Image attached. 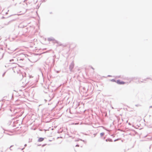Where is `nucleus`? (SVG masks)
Here are the masks:
<instances>
[{
  "label": "nucleus",
  "instance_id": "f3484780",
  "mask_svg": "<svg viewBox=\"0 0 152 152\" xmlns=\"http://www.w3.org/2000/svg\"><path fill=\"white\" fill-rule=\"evenodd\" d=\"M50 14H53L52 12H50Z\"/></svg>",
  "mask_w": 152,
  "mask_h": 152
},
{
  "label": "nucleus",
  "instance_id": "39448f33",
  "mask_svg": "<svg viewBox=\"0 0 152 152\" xmlns=\"http://www.w3.org/2000/svg\"><path fill=\"white\" fill-rule=\"evenodd\" d=\"M106 142L109 141V142H112L113 141V140H112L111 139L108 138V139H107L106 140Z\"/></svg>",
  "mask_w": 152,
  "mask_h": 152
},
{
  "label": "nucleus",
  "instance_id": "a211bd4d",
  "mask_svg": "<svg viewBox=\"0 0 152 152\" xmlns=\"http://www.w3.org/2000/svg\"><path fill=\"white\" fill-rule=\"evenodd\" d=\"M96 134H94V137H95L96 136Z\"/></svg>",
  "mask_w": 152,
  "mask_h": 152
},
{
  "label": "nucleus",
  "instance_id": "9b49d317",
  "mask_svg": "<svg viewBox=\"0 0 152 152\" xmlns=\"http://www.w3.org/2000/svg\"><path fill=\"white\" fill-rule=\"evenodd\" d=\"M120 140V139H115L114 140V142H115L118 140Z\"/></svg>",
  "mask_w": 152,
  "mask_h": 152
},
{
  "label": "nucleus",
  "instance_id": "412c9836",
  "mask_svg": "<svg viewBox=\"0 0 152 152\" xmlns=\"http://www.w3.org/2000/svg\"><path fill=\"white\" fill-rule=\"evenodd\" d=\"M25 146H27V145L26 144H25L24 145Z\"/></svg>",
  "mask_w": 152,
  "mask_h": 152
},
{
  "label": "nucleus",
  "instance_id": "f03ea898",
  "mask_svg": "<svg viewBox=\"0 0 152 152\" xmlns=\"http://www.w3.org/2000/svg\"><path fill=\"white\" fill-rule=\"evenodd\" d=\"M74 66V64L73 61H72L69 66V69L71 72H72Z\"/></svg>",
  "mask_w": 152,
  "mask_h": 152
},
{
  "label": "nucleus",
  "instance_id": "b1692460",
  "mask_svg": "<svg viewBox=\"0 0 152 152\" xmlns=\"http://www.w3.org/2000/svg\"><path fill=\"white\" fill-rule=\"evenodd\" d=\"M60 138H62V137H60Z\"/></svg>",
  "mask_w": 152,
  "mask_h": 152
},
{
  "label": "nucleus",
  "instance_id": "423d86ee",
  "mask_svg": "<svg viewBox=\"0 0 152 152\" xmlns=\"http://www.w3.org/2000/svg\"><path fill=\"white\" fill-rule=\"evenodd\" d=\"M110 80L111 81L113 82H116V81L114 79H112Z\"/></svg>",
  "mask_w": 152,
  "mask_h": 152
},
{
  "label": "nucleus",
  "instance_id": "0eeeda50",
  "mask_svg": "<svg viewBox=\"0 0 152 152\" xmlns=\"http://www.w3.org/2000/svg\"><path fill=\"white\" fill-rule=\"evenodd\" d=\"M104 132L101 133L100 134V135L101 137H102L103 135H104Z\"/></svg>",
  "mask_w": 152,
  "mask_h": 152
},
{
  "label": "nucleus",
  "instance_id": "5701e85b",
  "mask_svg": "<svg viewBox=\"0 0 152 152\" xmlns=\"http://www.w3.org/2000/svg\"><path fill=\"white\" fill-rule=\"evenodd\" d=\"M91 68L93 69H94V68L93 67H91Z\"/></svg>",
  "mask_w": 152,
  "mask_h": 152
},
{
  "label": "nucleus",
  "instance_id": "1a4fd4ad",
  "mask_svg": "<svg viewBox=\"0 0 152 152\" xmlns=\"http://www.w3.org/2000/svg\"><path fill=\"white\" fill-rule=\"evenodd\" d=\"M58 44L59 46H61L62 45V44H61V43H60L59 42H58V43H57Z\"/></svg>",
  "mask_w": 152,
  "mask_h": 152
},
{
  "label": "nucleus",
  "instance_id": "6ab92c4d",
  "mask_svg": "<svg viewBox=\"0 0 152 152\" xmlns=\"http://www.w3.org/2000/svg\"><path fill=\"white\" fill-rule=\"evenodd\" d=\"M111 76L110 75H108V77H111Z\"/></svg>",
  "mask_w": 152,
  "mask_h": 152
},
{
  "label": "nucleus",
  "instance_id": "4468645a",
  "mask_svg": "<svg viewBox=\"0 0 152 152\" xmlns=\"http://www.w3.org/2000/svg\"><path fill=\"white\" fill-rule=\"evenodd\" d=\"M143 80L146 81V80L145 79L144 80H143L142 81H141V82H143Z\"/></svg>",
  "mask_w": 152,
  "mask_h": 152
},
{
  "label": "nucleus",
  "instance_id": "ddd939ff",
  "mask_svg": "<svg viewBox=\"0 0 152 152\" xmlns=\"http://www.w3.org/2000/svg\"><path fill=\"white\" fill-rule=\"evenodd\" d=\"M13 146V145H11L10 146V147L9 148V149H10V150H11V148Z\"/></svg>",
  "mask_w": 152,
  "mask_h": 152
},
{
  "label": "nucleus",
  "instance_id": "2eb2a0df",
  "mask_svg": "<svg viewBox=\"0 0 152 152\" xmlns=\"http://www.w3.org/2000/svg\"><path fill=\"white\" fill-rule=\"evenodd\" d=\"M79 146L78 145H76L75 146L76 147H79Z\"/></svg>",
  "mask_w": 152,
  "mask_h": 152
},
{
  "label": "nucleus",
  "instance_id": "7ed1b4c3",
  "mask_svg": "<svg viewBox=\"0 0 152 152\" xmlns=\"http://www.w3.org/2000/svg\"><path fill=\"white\" fill-rule=\"evenodd\" d=\"M116 83L118 84H125V82L123 81H121L120 80H118L116 81Z\"/></svg>",
  "mask_w": 152,
  "mask_h": 152
},
{
  "label": "nucleus",
  "instance_id": "4be33fe9",
  "mask_svg": "<svg viewBox=\"0 0 152 152\" xmlns=\"http://www.w3.org/2000/svg\"><path fill=\"white\" fill-rule=\"evenodd\" d=\"M150 78H147L146 79H150Z\"/></svg>",
  "mask_w": 152,
  "mask_h": 152
},
{
  "label": "nucleus",
  "instance_id": "6e6552de",
  "mask_svg": "<svg viewBox=\"0 0 152 152\" xmlns=\"http://www.w3.org/2000/svg\"><path fill=\"white\" fill-rule=\"evenodd\" d=\"M13 20H11L10 21H9L8 23V24H7V25L10 24V23H11Z\"/></svg>",
  "mask_w": 152,
  "mask_h": 152
},
{
  "label": "nucleus",
  "instance_id": "f257e3e1",
  "mask_svg": "<svg viewBox=\"0 0 152 152\" xmlns=\"http://www.w3.org/2000/svg\"><path fill=\"white\" fill-rule=\"evenodd\" d=\"M48 40L49 41H53L54 43H58V42L57 40H56L53 37H51L49 38L48 39Z\"/></svg>",
  "mask_w": 152,
  "mask_h": 152
},
{
  "label": "nucleus",
  "instance_id": "20e7f679",
  "mask_svg": "<svg viewBox=\"0 0 152 152\" xmlns=\"http://www.w3.org/2000/svg\"><path fill=\"white\" fill-rule=\"evenodd\" d=\"M44 140V138L42 137L39 138L38 140V142H40Z\"/></svg>",
  "mask_w": 152,
  "mask_h": 152
},
{
  "label": "nucleus",
  "instance_id": "9d476101",
  "mask_svg": "<svg viewBox=\"0 0 152 152\" xmlns=\"http://www.w3.org/2000/svg\"><path fill=\"white\" fill-rule=\"evenodd\" d=\"M14 59H11V60H10V62H12V61H14Z\"/></svg>",
  "mask_w": 152,
  "mask_h": 152
},
{
  "label": "nucleus",
  "instance_id": "dca6fc26",
  "mask_svg": "<svg viewBox=\"0 0 152 152\" xmlns=\"http://www.w3.org/2000/svg\"><path fill=\"white\" fill-rule=\"evenodd\" d=\"M56 72H57V73H59V71H56Z\"/></svg>",
  "mask_w": 152,
  "mask_h": 152
},
{
  "label": "nucleus",
  "instance_id": "f8f14e48",
  "mask_svg": "<svg viewBox=\"0 0 152 152\" xmlns=\"http://www.w3.org/2000/svg\"><path fill=\"white\" fill-rule=\"evenodd\" d=\"M5 73H6V72H4L3 74L2 75V77H3L4 76V75H5Z\"/></svg>",
  "mask_w": 152,
  "mask_h": 152
},
{
  "label": "nucleus",
  "instance_id": "aec40b11",
  "mask_svg": "<svg viewBox=\"0 0 152 152\" xmlns=\"http://www.w3.org/2000/svg\"><path fill=\"white\" fill-rule=\"evenodd\" d=\"M149 107H150V108H152V106H150Z\"/></svg>",
  "mask_w": 152,
  "mask_h": 152
}]
</instances>
